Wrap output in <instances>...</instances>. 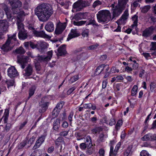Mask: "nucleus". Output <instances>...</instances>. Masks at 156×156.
Masks as SVG:
<instances>
[{
  "instance_id": "f257e3e1",
  "label": "nucleus",
  "mask_w": 156,
  "mask_h": 156,
  "mask_svg": "<svg viewBox=\"0 0 156 156\" xmlns=\"http://www.w3.org/2000/svg\"><path fill=\"white\" fill-rule=\"evenodd\" d=\"M34 12L40 21L44 22L48 20L53 11L49 5L43 3L36 7L34 9Z\"/></svg>"
},
{
  "instance_id": "f03ea898",
  "label": "nucleus",
  "mask_w": 156,
  "mask_h": 156,
  "mask_svg": "<svg viewBox=\"0 0 156 156\" xmlns=\"http://www.w3.org/2000/svg\"><path fill=\"white\" fill-rule=\"evenodd\" d=\"M116 16H114V11L113 17L112 18L109 11L106 10H101L98 13V22H108L110 20H112Z\"/></svg>"
},
{
  "instance_id": "7ed1b4c3",
  "label": "nucleus",
  "mask_w": 156,
  "mask_h": 156,
  "mask_svg": "<svg viewBox=\"0 0 156 156\" xmlns=\"http://www.w3.org/2000/svg\"><path fill=\"white\" fill-rule=\"evenodd\" d=\"M90 5V3L85 0L79 1L73 4V8L76 11H80L83 8Z\"/></svg>"
},
{
  "instance_id": "20e7f679",
  "label": "nucleus",
  "mask_w": 156,
  "mask_h": 156,
  "mask_svg": "<svg viewBox=\"0 0 156 156\" xmlns=\"http://www.w3.org/2000/svg\"><path fill=\"white\" fill-rule=\"evenodd\" d=\"M129 0H119V9L116 8L114 10V16H118L126 7Z\"/></svg>"
},
{
  "instance_id": "39448f33",
  "label": "nucleus",
  "mask_w": 156,
  "mask_h": 156,
  "mask_svg": "<svg viewBox=\"0 0 156 156\" xmlns=\"http://www.w3.org/2000/svg\"><path fill=\"white\" fill-rule=\"evenodd\" d=\"M16 33L14 34L13 35L11 36H9V35H8V38L5 44L3 45L1 49H4L5 48H8L9 47H10L11 48H12L10 46L11 41L12 39H13L14 41H16Z\"/></svg>"
},
{
  "instance_id": "423d86ee",
  "label": "nucleus",
  "mask_w": 156,
  "mask_h": 156,
  "mask_svg": "<svg viewBox=\"0 0 156 156\" xmlns=\"http://www.w3.org/2000/svg\"><path fill=\"white\" fill-rule=\"evenodd\" d=\"M52 50L48 51V56H39L36 58L35 59L36 60L37 62H39L41 61H47L50 60L52 56Z\"/></svg>"
},
{
  "instance_id": "0eeeda50",
  "label": "nucleus",
  "mask_w": 156,
  "mask_h": 156,
  "mask_svg": "<svg viewBox=\"0 0 156 156\" xmlns=\"http://www.w3.org/2000/svg\"><path fill=\"white\" fill-rule=\"evenodd\" d=\"M66 26V23L64 22L62 23L59 22L56 25L55 30V33L56 34H61L65 29Z\"/></svg>"
},
{
  "instance_id": "6e6552de",
  "label": "nucleus",
  "mask_w": 156,
  "mask_h": 156,
  "mask_svg": "<svg viewBox=\"0 0 156 156\" xmlns=\"http://www.w3.org/2000/svg\"><path fill=\"white\" fill-rule=\"evenodd\" d=\"M89 13L86 12L85 13L79 12L73 16V19H74L76 21H78L83 19H86Z\"/></svg>"
},
{
  "instance_id": "1a4fd4ad",
  "label": "nucleus",
  "mask_w": 156,
  "mask_h": 156,
  "mask_svg": "<svg viewBox=\"0 0 156 156\" xmlns=\"http://www.w3.org/2000/svg\"><path fill=\"white\" fill-rule=\"evenodd\" d=\"M8 22L5 20H0V29L2 31L6 32L9 26Z\"/></svg>"
},
{
  "instance_id": "9d476101",
  "label": "nucleus",
  "mask_w": 156,
  "mask_h": 156,
  "mask_svg": "<svg viewBox=\"0 0 156 156\" xmlns=\"http://www.w3.org/2000/svg\"><path fill=\"white\" fill-rule=\"evenodd\" d=\"M128 16V11L126 10L125 11L121 18L117 21V23L118 25L124 23L125 21L127 19Z\"/></svg>"
},
{
  "instance_id": "9b49d317",
  "label": "nucleus",
  "mask_w": 156,
  "mask_h": 156,
  "mask_svg": "<svg viewBox=\"0 0 156 156\" xmlns=\"http://www.w3.org/2000/svg\"><path fill=\"white\" fill-rule=\"evenodd\" d=\"M29 58L27 56H23L22 58H18V62L20 63L22 68L23 69L25 67V64L29 61Z\"/></svg>"
},
{
  "instance_id": "f8f14e48",
  "label": "nucleus",
  "mask_w": 156,
  "mask_h": 156,
  "mask_svg": "<svg viewBox=\"0 0 156 156\" xmlns=\"http://www.w3.org/2000/svg\"><path fill=\"white\" fill-rule=\"evenodd\" d=\"M7 72L8 76L11 78L17 75V71L14 66H11L9 68Z\"/></svg>"
},
{
  "instance_id": "ddd939ff",
  "label": "nucleus",
  "mask_w": 156,
  "mask_h": 156,
  "mask_svg": "<svg viewBox=\"0 0 156 156\" xmlns=\"http://www.w3.org/2000/svg\"><path fill=\"white\" fill-rule=\"evenodd\" d=\"M80 34L78 33L77 30L75 29H72L71 30L70 33L68 35V37L67 38L68 41L70 39L79 36Z\"/></svg>"
},
{
  "instance_id": "4468645a",
  "label": "nucleus",
  "mask_w": 156,
  "mask_h": 156,
  "mask_svg": "<svg viewBox=\"0 0 156 156\" xmlns=\"http://www.w3.org/2000/svg\"><path fill=\"white\" fill-rule=\"evenodd\" d=\"M23 30L19 31L18 33L19 38L21 40H25L28 36V34L27 31L25 30Z\"/></svg>"
},
{
  "instance_id": "2eb2a0df",
  "label": "nucleus",
  "mask_w": 156,
  "mask_h": 156,
  "mask_svg": "<svg viewBox=\"0 0 156 156\" xmlns=\"http://www.w3.org/2000/svg\"><path fill=\"white\" fill-rule=\"evenodd\" d=\"M45 139L44 136H42L40 137L37 141L34 146L33 147L34 149H36L38 148L44 142Z\"/></svg>"
},
{
  "instance_id": "dca6fc26",
  "label": "nucleus",
  "mask_w": 156,
  "mask_h": 156,
  "mask_svg": "<svg viewBox=\"0 0 156 156\" xmlns=\"http://www.w3.org/2000/svg\"><path fill=\"white\" fill-rule=\"evenodd\" d=\"M44 28L46 30L49 32H52L54 29V25L52 22L49 21L45 25Z\"/></svg>"
},
{
  "instance_id": "f3484780",
  "label": "nucleus",
  "mask_w": 156,
  "mask_h": 156,
  "mask_svg": "<svg viewBox=\"0 0 156 156\" xmlns=\"http://www.w3.org/2000/svg\"><path fill=\"white\" fill-rule=\"evenodd\" d=\"M153 30V28L152 27L146 29L143 31V36L146 38L149 37L152 34Z\"/></svg>"
},
{
  "instance_id": "a211bd4d",
  "label": "nucleus",
  "mask_w": 156,
  "mask_h": 156,
  "mask_svg": "<svg viewBox=\"0 0 156 156\" xmlns=\"http://www.w3.org/2000/svg\"><path fill=\"white\" fill-rule=\"evenodd\" d=\"M34 35L37 37H40L43 38H48L49 36L45 34L44 31H42L40 32L35 31L34 32Z\"/></svg>"
},
{
  "instance_id": "6ab92c4d",
  "label": "nucleus",
  "mask_w": 156,
  "mask_h": 156,
  "mask_svg": "<svg viewBox=\"0 0 156 156\" xmlns=\"http://www.w3.org/2000/svg\"><path fill=\"white\" fill-rule=\"evenodd\" d=\"M62 103H58L57 104L56 107L55 108L52 112V115L55 116L58 115L59 110L62 107Z\"/></svg>"
},
{
  "instance_id": "aec40b11",
  "label": "nucleus",
  "mask_w": 156,
  "mask_h": 156,
  "mask_svg": "<svg viewBox=\"0 0 156 156\" xmlns=\"http://www.w3.org/2000/svg\"><path fill=\"white\" fill-rule=\"evenodd\" d=\"M32 72V68L31 66L29 65L24 70L23 73L25 76H29L31 75Z\"/></svg>"
},
{
  "instance_id": "412c9836",
  "label": "nucleus",
  "mask_w": 156,
  "mask_h": 156,
  "mask_svg": "<svg viewBox=\"0 0 156 156\" xmlns=\"http://www.w3.org/2000/svg\"><path fill=\"white\" fill-rule=\"evenodd\" d=\"M11 5L12 7V9L16 8H20L22 5V3L20 1H18L16 2H10Z\"/></svg>"
},
{
  "instance_id": "4be33fe9",
  "label": "nucleus",
  "mask_w": 156,
  "mask_h": 156,
  "mask_svg": "<svg viewBox=\"0 0 156 156\" xmlns=\"http://www.w3.org/2000/svg\"><path fill=\"white\" fill-rule=\"evenodd\" d=\"M115 142L114 141H111L110 142V151L109 152V156H116L118 152L115 151V150H113L114 147L112 146L113 144L115 143Z\"/></svg>"
},
{
  "instance_id": "5701e85b",
  "label": "nucleus",
  "mask_w": 156,
  "mask_h": 156,
  "mask_svg": "<svg viewBox=\"0 0 156 156\" xmlns=\"http://www.w3.org/2000/svg\"><path fill=\"white\" fill-rule=\"evenodd\" d=\"M24 45L25 48H28L29 45L30 47L33 49L37 48V45L34 44L32 42H25L24 43Z\"/></svg>"
},
{
  "instance_id": "b1692460",
  "label": "nucleus",
  "mask_w": 156,
  "mask_h": 156,
  "mask_svg": "<svg viewBox=\"0 0 156 156\" xmlns=\"http://www.w3.org/2000/svg\"><path fill=\"white\" fill-rule=\"evenodd\" d=\"M132 20L133 21V24L132 25L133 28L136 30L137 26L138 16L136 15H134L132 18Z\"/></svg>"
},
{
  "instance_id": "393cba45",
  "label": "nucleus",
  "mask_w": 156,
  "mask_h": 156,
  "mask_svg": "<svg viewBox=\"0 0 156 156\" xmlns=\"http://www.w3.org/2000/svg\"><path fill=\"white\" fill-rule=\"evenodd\" d=\"M60 125V120L57 119L53 122V128L55 130H57L58 129Z\"/></svg>"
},
{
  "instance_id": "a878e982",
  "label": "nucleus",
  "mask_w": 156,
  "mask_h": 156,
  "mask_svg": "<svg viewBox=\"0 0 156 156\" xmlns=\"http://www.w3.org/2000/svg\"><path fill=\"white\" fill-rule=\"evenodd\" d=\"M9 114V110L7 109H5L4 115L3 116L2 118L0 119V121H1L2 119H3L4 122L5 123H6L7 120L8 119Z\"/></svg>"
},
{
  "instance_id": "bb28decb",
  "label": "nucleus",
  "mask_w": 156,
  "mask_h": 156,
  "mask_svg": "<svg viewBox=\"0 0 156 156\" xmlns=\"http://www.w3.org/2000/svg\"><path fill=\"white\" fill-rule=\"evenodd\" d=\"M12 11L14 14H18L19 15H22L24 13V12L23 11H21L20 8H16L12 9Z\"/></svg>"
},
{
  "instance_id": "cd10ccee",
  "label": "nucleus",
  "mask_w": 156,
  "mask_h": 156,
  "mask_svg": "<svg viewBox=\"0 0 156 156\" xmlns=\"http://www.w3.org/2000/svg\"><path fill=\"white\" fill-rule=\"evenodd\" d=\"M138 86L136 85H134L131 90V95L134 96L136 94L138 90Z\"/></svg>"
},
{
  "instance_id": "c85d7f7f",
  "label": "nucleus",
  "mask_w": 156,
  "mask_h": 156,
  "mask_svg": "<svg viewBox=\"0 0 156 156\" xmlns=\"http://www.w3.org/2000/svg\"><path fill=\"white\" fill-rule=\"evenodd\" d=\"M66 53V51L65 49H57L58 56L64 55Z\"/></svg>"
},
{
  "instance_id": "c756f323",
  "label": "nucleus",
  "mask_w": 156,
  "mask_h": 156,
  "mask_svg": "<svg viewBox=\"0 0 156 156\" xmlns=\"http://www.w3.org/2000/svg\"><path fill=\"white\" fill-rule=\"evenodd\" d=\"M86 21L81 20L80 21H73V23L74 25L77 26H81L83 25L86 22Z\"/></svg>"
},
{
  "instance_id": "7c9ffc66",
  "label": "nucleus",
  "mask_w": 156,
  "mask_h": 156,
  "mask_svg": "<svg viewBox=\"0 0 156 156\" xmlns=\"http://www.w3.org/2000/svg\"><path fill=\"white\" fill-rule=\"evenodd\" d=\"M6 15H7V17L8 19H10L12 17V14H11L9 8L7 7H6L4 9Z\"/></svg>"
},
{
  "instance_id": "2f4dec72",
  "label": "nucleus",
  "mask_w": 156,
  "mask_h": 156,
  "mask_svg": "<svg viewBox=\"0 0 156 156\" xmlns=\"http://www.w3.org/2000/svg\"><path fill=\"white\" fill-rule=\"evenodd\" d=\"M85 143L86 144H88V145H89V146H90V147H91L92 146V144L90 137L89 136H87L85 138Z\"/></svg>"
},
{
  "instance_id": "473e14b6",
  "label": "nucleus",
  "mask_w": 156,
  "mask_h": 156,
  "mask_svg": "<svg viewBox=\"0 0 156 156\" xmlns=\"http://www.w3.org/2000/svg\"><path fill=\"white\" fill-rule=\"evenodd\" d=\"M18 28L19 31L23 30H25L24 28V25L23 24L20 22L19 23L18 22L17 23Z\"/></svg>"
},
{
  "instance_id": "72a5a7b5",
  "label": "nucleus",
  "mask_w": 156,
  "mask_h": 156,
  "mask_svg": "<svg viewBox=\"0 0 156 156\" xmlns=\"http://www.w3.org/2000/svg\"><path fill=\"white\" fill-rule=\"evenodd\" d=\"M150 6L149 5L145 6L142 8L141 12L143 13H146L150 9Z\"/></svg>"
},
{
  "instance_id": "f704fd0d",
  "label": "nucleus",
  "mask_w": 156,
  "mask_h": 156,
  "mask_svg": "<svg viewBox=\"0 0 156 156\" xmlns=\"http://www.w3.org/2000/svg\"><path fill=\"white\" fill-rule=\"evenodd\" d=\"M151 136L150 134H146L141 138V140L143 141L148 140L151 139Z\"/></svg>"
},
{
  "instance_id": "c9c22d12",
  "label": "nucleus",
  "mask_w": 156,
  "mask_h": 156,
  "mask_svg": "<svg viewBox=\"0 0 156 156\" xmlns=\"http://www.w3.org/2000/svg\"><path fill=\"white\" fill-rule=\"evenodd\" d=\"M141 156H151L148 152L146 150H142L140 152Z\"/></svg>"
},
{
  "instance_id": "e433bc0d",
  "label": "nucleus",
  "mask_w": 156,
  "mask_h": 156,
  "mask_svg": "<svg viewBox=\"0 0 156 156\" xmlns=\"http://www.w3.org/2000/svg\"><path fill=\"white\" fill-rule=\"evenodd\" d=\"M89 33V30L88 29H85L83 30L82 33V35L83 37H87L88 36Z\"/></svg>"
},
{
  "instance_id": "4c0bfd02",
  "label": "nucleus",
  "mask_w": 156,
  "mask_h": 156,
  "mask_svg": "<svg viewBox=\"0 0 156 156\" xmlns=\"http://www.w3.org/2000/svg\"><path fill=\"white\" fill-rule=\"evenodd\" d=\"M80 147L81 149H84L87 147L88 148L90 147V146L88 145V144H86L85 143H82L80 145Z\"/></svg>"
},
{
  "instance_id": "58836bf2",
  "label": "nucleus",
  "mask_w": 156,
  "mask_h": 156,
  "mask_svg": "<svg viewBox=\"0 0 156 156\" xmlns=\"http://www.w3.org/2000/svg\"><path fill=\"white\" fill-rule=\"evenodd\" d=\"M78 79V76H74L72 77L69 80V82L70 83H73L77 80Z\"/></svg>"
},
{
  "instance_id": "ea45409f",
  "label": "nucleus",
  "mask_w": 156,
  "mask_h": 156,
  "mask_svg": "<svg viewBox=\"0 0 156 156\" xmlns=\"http://www.w3.org/2000/svg\"><path fill=\"white\" fill-rule=\"evenodd\" d=\"M122 120H119L116 125L115 128L117 129H119L120 127L122 126Z\"/></svg>"
},
{
  "instance_id": "a19ab883",
  "label": "nucleus",
  "mask_w": 156,
  "mask_h": 156,
  "mask_svg": "<svg viewBox=\"0 0 156 156\" xmlns=\"http://www.w3.org/2000/svg\"><path fill=\"white\" fill-rule=\"evenodd\" d=\"M35 91V87H31L29 93V97H30L32 96L34 94Z\"/></svg>"
},
{
  "instance_id": "79ce46f5",
  "label": "nucleus",
  "mask_w": 156,
  "mask_h": 156,
  "mask_svg": "<svg viewBox=\"0 0 156 156\" xmlns=\"http://www.w3.org/2000/svg\"><path fill=\"white\" fill-rule=\"evenodd\" d=\"M105 67V66L104 64H102L98 66V71L99 70V72L98 71V73H101Z\"/></svg>"
},
{
  "instance_id": "37998d69",
  "label": "nucleus",
  "mask_w": 156,
  "mask_h": 156,
  "mask_svg": "<svg viewBox=\"0 0 156 156\" xmlns=\"http://www.w3.org/2000/svg\"><path fill=\"white\" fill-rule=\"evenodd\" d=\"M14 81L13 80H8L7 81V84L8 86V87L14 85Z\"/></svg>"
},
{
  "instance_id": "c03bdc74",
  "label": "nucleus",
  "mask_w": 156,
  "mask_h": 156,
  "mask_svg": "<svg viewBox=\"0 0 156 156\" xmlns=\"http://www.w3.org/2000/svg\"><path fill=\"white\" fill-rule=\"evenodd\" d=\"M131 153V149L128 148L124 152V156H128Z\"/></svg>"
},
{
  "instance_id": "a18cd8bd",
  "label": "nucleus",
  "mask_w": 156,
  "mask_h": 156,
  "mask_svg": "<svg viewBox=\"0 0 156 156\" xmlns=\"http://www.w3.org/2000/svg\"><path fill=\"white\" fill-rule=\"evenodd\" d=\"M40 151L39 150H36L32 153L30 156H39L41 154L39 153Z\"/></svg>"
},
{
  "instance_id": "49530a36",
  "label": "nucleus",
  "mask_w": 156,
  "mask_h": 156,
  "mask_svg": "<svg viewBox=\"0 0 156 156\" xmlns=\"http://www.w3.org/2000/svg\"><path fill=\"white\" fill-rule=\"evenodd\" d=\"M62 139L61 137H59L56 139L55 142V144L57 145L60 144L61 142H62Z\"/></svg>"
},
{
  "instance_id": "de8ad7c7",
  "label": "nucleus",
  "mask_w": 156,
  "mask_h": 156,
  "mask_svg": "<svg viewBox=\"0 0 156 156\" xmlns=\"http://www.w3.org/2000/svg\"><path fill=\"white\" fill-rule=\"evenodd\" d=\"M15 52L17 53L21 54L25 53V51H24V49H16Z\"/></svg>"
},
{
  "instance_id": "09e8293b",
  "label": "nucleus",
  "mask_w": 156,
  "mask_h": 156,
  "mask_svg": "<svg viewBox=\"0 0 156 156\" xmlns=\"http://www.w3.org/2000/svg\"><path fill=\"white\" fill-rule=\"evenodd\" d=\"M41 47H42V49H45L48 48V45L45 42H43L41 44Z\"/></svg>"
},
{
  "instance_id": "8fccbe9b",
  "label": "nucleus",
  "mask_w": 156,
  "mask_h": 156,
  "mask_svg": "<svg viewBox=\"0 0 156 156\" xmlns=\"http://www.w3.org/2000/svg\"><path fill=\"white\" fill-rule=\"evenodd\" d=\"M69 131H64L61 132L60 133V135L62 136H66L68 133Z\"/></svg>"
},
{
  "instance_id": "3c124183",
  "label": "nucleus",
  "mask_w": 156,
  "mask_h": 156,
  "mask_svg": "<svg viewBox=\"0 0 156 156\" xmlns=\"http://www.w3.org/2000/svg\"><path fill=\"white\" fill-rule=\"evenodd\" d=\"M92 106V105L90 103L85 104L84 105V108H90Z\"/></svg>"
},
{
  "instance_id": "603ef678",
  "label": "nucleus",
  "mask_w": 156,
  "mask_h": 156,
  "mask_svg": "<svg viewBox=\"0 0 156 156\" xmlns=\"http://www.w3.org/2000/svg\"><path fill=\"white\" fill-rule=\"evenodd\" d=\"M73 114H74L73 112H72L70 113V114L69 116V117H68L69 120L71 122H72V118L73 115Z\"/></svg>"
},
{
  "instance_id": "864d4df0",
  "label": "nucleus",
  "mask_w": 156,
  "mask_h": 156,
  "mask_svg": "<svg viewBox=\"0 0 156 156\" xmlns=\"http://www.w3.org/2000/svg\"><path fill=\"white\" fill-rule=\"evenodd\" d=\"M99 156H104L105 151L103 149H101L99 151Z\"/></svg>"
},
{
  "instance_id": "5fc2aeb1",
  "label": "nucleus",
  "mask_w": 156,
  "mask_h": 156,
  "mask_svg": "<svg viewBox=\"0 0 156 156\" xmlns=\"http://www.w3.org/2000/svg\"><path fill=\"white\" fill-rule=\"evenodd\" d=\"M149 18L154 22H156V17H153L152 14L149 15Z\"/></svg>"
},
{
  "instance_id": "6e6d98bb",
  "label": "nucleus",
  "mask_w": 156,
  "mask_h": 156,
  "mask_svg": "<svg viewBox=\"0 0 156 156\" xmlns=\"http://www.w3.org/2000/svg\"><path fill=\"white\" fill-rule=\"evenodd\" d=\"M35 140V138L32 137V138H30V140H28V143L29 144L30 146L34 142Z\"/></svg>"
},
{
  "instance_id": "4d7b16f0",
  "label": "nucleus",
  "mask_w": 156,
  "mask_h": 156,
  "mask_svg": "<svg viewBox=\"0 0 156 156\" xmlns=\"http://www.w3.org/2000/svg\"><path fill=\"white\" fill-rule=\"evenodd\" d=\"M151 49H156V42H151L150 45Z\"/></svg>"
},
{
  "instance_id": "13d9d810",
  "label": "nucleus",
  "mask_w": 156,
  "mask_h": 156,
  "mask_svg": "<svg viewBox=\"0 0 156 156\" xmlns=\"http://www.w3.org/2000/svg\"><path fill=\"white\" fill-rule=\"evenodd\" d=\"M76 88L75 87H73L69 89L67 92V94H71L75 89Z\"/></svg>"
},
{
  "instance_id": "bf43d9fd",
  "label": "nucleus",
  "mask_w": 156,
  "mask_h": 156,
  "mask_svg": "<svg viewBox=\"0 0 156 156\" xmlns=\"http://www.w3.org/2000/svg\"><path fill=\"white\" fill-rule=\"evenodd\" d=\"M121 143L120 142H119L116 146L115 148V151H116L118 152V150H119V147L121 146Z\"/></svg>"
},
{
  "instance_id": "052dcab7",
  "label": "nucleus",
  "mask_w": 156,
  "mask_h": 156,
  "mask_svg": "<svg viewBox=\"0 0 156 156\" xmlns=\"http://www.w3.org/2000/svg\"><path fill=\"white\" fill-rule=\"evenodd\" d=\"M125 70L128 73L131 72L132 70V69L129 66H126L125 68Z\"/></svg>"
},
{
  "instance_id": "680f3d73",
  "label": "nucleus",
  "mask_w": 156,
  "mask_h": 156,
  "mask_svg": "<svg viewBox=\"0 0 156 156\" xmlns=\"http://www.w3.org/2000/svg\"><path fill=\"white\" fill-rule=\"evenodd\" d=\"M54 147L53 146L51 147L48 149V153H51L54 151Z\"/></svg>"
},
{
  "instance_id": "e2e57ef3",
  "label": "nucleus",
  "mask_w": 156,
  "mask_h": 156,
  "mask_svg": "<svg viewBox=\"0 0 156 156\" xmlns=\"http://www.w3.org/2000/svg\"><path fill=\"white\" fill-rule=\"evenodd\" d=\"M117 81L118 82L123 79V78L122 76H119L116 77Z\"/></svg>"
},
{
  "instance_id": "0e129e2a",
  "label": "nucleus",
  "mask_w": 156,
  "mask_h": 156,
  "mask_svg": "<svg viewBox=\"0 0 156 156\" xmlns=\"http://www.w3.org/2000/svg\"><path fill=\"white\" fill-rule=\"evenodd\" d=\"M125 78L128 81L131 82L133 80V79L130 76H126Z\"/></svg>"
},
{
  "instance_id": "69168bd1",
  "label": "nucleus",
  "mask_w": 156,
  "mask_h": 156,
  "mask_svg": "<svg viewBox=\"0 0 156 156\" xmlns=\"http://www.w3.org/2000/svg\"><path fill=\"white\" fill-rule=\"evenodd\" d=\"M138 2L136 0L131 4V5L135 7H136L138 5Z\"/></svg>"
},
{
  "instance_id": "338daca9",
  "label": "nucleus",
  "mask_w": 156,
  "mask_h": 156,
  "mask_svg": "<svg viewBox=\"0 0 156 156\" xmlns=\"http://www.w3.org/2000/svg\"><path fill=\"white\" fill-rule=\"evenodd\" d=\"M107 83V81L106 80H104L103 81L102 84V87L103 88H105L106 87Z\"/></svg>"
},
{
  "instance_id": "774afa93",
  "label": "nucleus",
  "mask_w": 156,
  "mask_h": 156,
  "mask_svg": "<svg viewBox=\"0 0 156 156\" xmlns=\"http://www.w3.org/2000/svg\"><path fill=\"white\" fill-rule=\"evenodd\" d=\"M115 119H112L110 120L109 124L110 126H112L115 124Z\"/></svg>"
}]
</instances>
